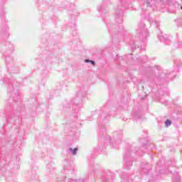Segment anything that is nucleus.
Instances as JSON below:
<instances>
[{"label": "nucleus", "mask_w": 182, "mask_h": 182, "mask_svg": "<svg viewBox=\"0 0 182 182\" xmlns=\"http://www.w3.org/2000/svg\"><path fill=\"white\" fill-rule=\"evenodd\" d=\"M144 26H146L144 23H141L139 25V29L137 31L139 34V38L142 40L147 39V36H149V31H147Z\"/></svg>", "instance_id": "f257e3e1"}, {"label": "nucleus", "mask_w": 182, "mask_h": 182, "mask_svg": "<svg viewBox=\"0 0 182 182\" xmlns=\"http://www.w3.org/2000/svg\"><path fill=\"white\" fill-rule=\"evenodd\" d=\"M156 69H157L158 70H159V74L161 76V77H163V76H164V75H168V77H169V79H174V77H176V73H177L178 72V70H175L173 71H171V73L165 71L164 73H163V70H161V68H160V66L156 65L155 66Z\"/></svg>", "instance_id": "f03ea898"}, {"label": "nucleus", "mask_w": 182, "mask_h": 182, "mask_svg": "<svg viewBox=\"0 0 182 182\" xmlns=\"http://www.w3.org/2000/svg\"><path fill=\"white\" fill-rule=\"evenodd\" d=\"M124 161L125 164V168L127 170H129L132 166H133V163L132 162V160H130V151H126L124 155Z\"/></svg>", "instance_id": "7ed1b4c3"}, {"label": "nucleus", "mask_w": 182, "mask_h": 182, "mask_svg": "<svg viewBox=\"0 0 182 182\" xmlns=\"http://www.w3.org/2000/svg\"><path fill=\"white\" fill-rule=\"evenodd\" d=\"M115 21L117 23H122L123 22V12L116 11Z\"/></svg>", "instance_id": "20e7f679"}, {"label": "nucleus", "mask_w": 182, "mask_h": 182, "mask_svg": "<svg viewBox=\"0 0 182 182\" xmlns=\"http://www.w3.org/2000/svg\"><path fill=\"white\" fill-rule=\"evenodd\" d=\"M158 38L159 39V41H161V42H166V43L167 45H169L170 43V40H168V38H167V36H163V35H159Z\"/></svg>", "instance_id": "39448f33"}, {"label": "nucleus", "mask_w": 182, "mask_h": 182, "mask_svg": "<svg viewBox=\"0 0 182 182\" xmlns=\"http://www.w3.org/2000/svg\"><path fill=\"white\" fill-rule=\"evenodd\" d=\"M172 180L176 182H181V178L178 175V172H174L173 176H172Z\"/></svg>", "instance_id": "423d86ee"}, {"label": "nucleus", "mask_w": 182, "mask_h": 182, "mask_svg": "<svg viewBox=\"0 0 182 182\" xmlns=\"http://www.w3.org/2000/svg\"><path fill=\"white\" fill-rule=\"evenodd\" d=\"M122 143V139H117L114 143L112 142V146L114 149H119V144Z\"/></svg>", "instance_id": "0eeeda50"}, {"label": "nucleus", "mask_w": 182, "mask_h": 182, "mask_svg": "<svg viewBox=\"0 0 182 182\" xmlns=\"http://www.w3.org/2000/svg\"><path fill=\"white\" fill-rule=\"evenodd\" d=\"M70 151L73 154V156H76V154L77 153V148H70Z\"/></svg>", "instance_id": "6e6552de"}, {"label": "nucleus", "mask_w": 182, "mask_h": 182, "mask_svg": "<svg viewBox=\"0 0 182 182\" xmlns=\"http://www.w3.org/2000/svg\"><path fill=\"white\" fill-rule=\"evenodd\" d=\"M85 63H91V65H92V66H95V65H96V63L95 61L89 60V59H86Z\"/></svg>", "instance_id": "1a4fd4ad"}, {"label": "nucleus", "mask_w": 182, "mask_h": 182, "mask_svg": "<svg viewBox=\"0 0 182 182\" xmlns=\"http://www.w3.org/2000/svg\"><path fill=\"white\" fill-rule=\"evenodd\" d=\"M165 126H166V127H169V126H171V122L170 120L167 119L165 122Z\"/></svg>", "instance_id": "9d476101"}, {"label": "nucleus", "mask_w": 182, "mask_h": 182, "mask_svg": "<svg viewBox=\"0 0 182 182\" xmlns=\"http://www.w3.org/2000/svg\"><path fill=\"white\" fill-rule=\"evenodd\" d=\"M150 1L149 0L146 1V2L144 4V5H146V6H150Z\"/></svg>", "instance_id": "9b49d317"}, {"label": "nucleus", "mask_w": 182, "mask_h": 182, "mask_svg": "<svg viewBox=\"0 0 182 182\" xmlns=\"http://www.w3.org/2000/svg\"><path fill=\"white\" fill-rule=\"evenodd\" d=\"M130 46H131L132 49H136V45L132 44V43H130Z\"/></svg>", "instance_id": "f8f14e48"}, {"label": "nucleus", "mask_w": 182, "mask_h": 182, "mask_svg": "<svg viewBox=\"0 0 182 182\" xmlns=\"http://www.w3.org/2000/svg\"><path fill=\"white\" fill-rule=\"evenodd\" d=\"M178 45L179 46V48H182V42L181 41L178 42Z\"/></svg>", "instance_id": "ddd939ff"}, {"label": "nucleus", "mask_w": 182, "mask_h": 182, "mask_svg": "<svg viewBox=\"0 0 182 182\" xmlns=\"http://www.w3.org/2000/svg\"><path fill=\"white\" fill-rule=\"evenodd\" d=\"M97 11H99V12H100V11H102V6H100V7L97 8Z\"/></svg>", "instance_id": "4468645a"}, {"label": "nucleus", "mask_w": 182, "mask_h": 182, "mask_svg": "<svg viewBox=\"0 0 182 182\" xmlns=\"http://www.w3.org/2000/svg\"><path fill=\"white\" fill-rule=\"evenodd\" d=\"M119 31H123V26H119Z\"/></svg>", "instance_id": "2eb2a0df"}, {"label": "nucleus", "mask_w": 182, "mask_h": 182, "mask_svg": "<svg viewBox=\"0 0 182 182\" xmlns=\"http://www.w3.org/2000/svg\"><path fill=\"white\" fill-rule=\"evenodd\" d=\"M121 178H122V180L124 179V175H122V176H121Z\"/></svg>", "instance_id": "dca6fc26"}, {"label": "nucleus", "mask_w": 182, "mask_h": 182, "mask_svg": "<svg viewBox=\"0 0 182 182\" xmlns=\"http://www.w3.org/2000/svg\"><path fill=\"white\" fill-rule=\"evenodd\" d=\"M159 77H156V80H159Z\"/></svg>", "instance_id": "f3484780"}, {"label": "nucleus", "mask_w": 182, "mask_h": 182, "mask_svg": "<svg viewBox=\"0 0 182 182\" xmlns=\"http://www.w3.org/2000/svg\"><path fill=\"white\" fill-rule=\"evenodd\" d=\"M170 164H171V162H169V164H168V166H170Z\"/></svg>", "instance_id": "a211bd4d"}, {"label": "nucleus", "mask_w": 182, "mask_h": 182, "mask_svg": "<svg viewBox=\"0 0 182 182\" xmlns=\"http://www.w3.org/2000/svg\"><path fill=\"white\" fill-rule=\"evenodd\" d=\"M177 68H178V65L176 64Z\"/></svg>", "instance_id": "6ab92c4d"}, {"label": "nucleus", "mask_w": 182, "mask_h": 182, "mask_svg": "<svg viewBox=\"0 0 182 182\" xmlns=\"http://www.w3.org/2000/svg\"><path fill=\"white\" fill-rule=\"evenodd\" d=\"M181 9H182V6H181Z\"/></svg>", "instance_id": "aec40b11"}]
</instances>
